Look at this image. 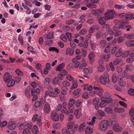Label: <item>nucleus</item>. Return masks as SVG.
Returning <instances> with one entry per match:
<instances>
[{"label":"nucleus","instance_id":"obj_6","mask_svg":"<svg viewBox=\"0 0 134 134\" xmlns=\"http://www.w3.org/2000/svg\"><path fill=\"white\" fill-rule=\"evenodd\" d=\"M16 124L14 121H11L8 123V127L10 130H13L16 127Z\"/></svg>","mask_w":134,"mask_h":134},{"label":"nucleus","instance_id":"obj_27","mask_svg":"<svg viewBox=\"0 0 134 134\" xmlns=\"http://www.w3.org/2000/svg\"><path fill=\"white\" fill-rule=\"evenodd\" d=\"M23 134H30V130L28 128H25L23 131Z\"/></svg>","mask_w":134,"mask_h":134},{"label":"nucleus","instance_id":"obj_5","mask_svg":"<svg viewBox=\"0 0 134 134\" xmlns=\"http://www.w3.org/2000/svg\"><path fill=\"white\" fill-rule=\"evenodd\" d=\"M51 118L54 121H57L59 120V117L58 115L56 112H53L51 114Z\"/></svg>","mask_w":134,"mask_h":134},{"label":"nucleus","instance_id":"obj_15","mask_svg":"<svg viewBox=\"0 0 134 134\" xmlns=\"http://www.w3.org/2000/svg\"><path fill=\"white\" fill-rule=\"evenodd\" d=\"M95 57V55L93 52H91L88 55L89 58L90 59V62L92 63L94 60V58Z\"/></svg>","mask_w":134,"mask_h":134},{"label":"nucleus","instance_id":"obj_47","mask_svg":"<svg viewBox=\"0 0 134 134\" xmlns=\"http://www.w3.org/2000/svg\"><path fill=\"white\" fill-rule=\"evenodd\" d=\"M125 7L124 5H120L117 4H115V8L116 9H120L122 8H124Z\"/></svg>","mask_w":134,"mask_h":134},{"label":"nucleus","instance_id":"obj_4","mask_svg":"<svg viewBox=\"0 0 134 134\" xmlns=\"http://www.w3.org/2000/svg\"><path fill=\"white\" fill-rule=\"evenodd\" d=\"M12 77L8 72H6L3 76V80L5 83H8L12 79Z\"/></svg>","mask_w":134,"mask_h":134},{"label":"nucleus","instance_id":"obj_10","mask_svg":"<svg viewBox=\"0 0 134 134\" xmlns=\"http://www.w3.org/2000/svg\"><path fill=\"white\" fill-rule=\"evenodd\" d=\"M65 66V64L64 63H62L60 64L57 66L56 70L59 71H61L64 68Z\"/></svg>","mask_w":134,"mask_h":134},{"label":"nucleus","instance_id":"obj_24","mask_svg":"<svg viewBox=\"0 0 134 134\" xmlns=\"http://www.w3.org/2000/svg\"><path fill=\"white\" fill-rule=\"evenodd\" d=\"M49 92V96L51 97H56L58 96L57 94L54 92L52 91H50Z\"/></svg>","mask_w":134,"mask_h":134},{"label":"nucleus","instance_id":"obj_30","mask_svg":"<svg viewBox=\"0 0 134 134\" xmlns=\"http://www.w3.org/2000/svg\"><path fill=\"white\" fill-rule=\"evenodd\" d=\"M72 87L74 88H76L78 86L77 82V81L76 80H74L72 82Z\"/></svg>","mask_w":134,"mask_h":134},{"label":"nucleus","instance_id":"obj_22","mask_svg":"<svg viewBox=\"0 0 134 134\" xmlns=\"http://www.w3.org/2000/svg\"><path fill=\"white\" fill-rule=\"evenodd\" d=\"M32 132L35 134H37L38 132V130L37 126L34 125L32 128Z\"/></svg>","mask_w":134,"mask_h":134},{"label":"nucleus","instance_id":"obj_49","mask_svg":"<svg viewBox=\"0 0 134 134\" xmlns=\"http://www.w3.org/2000/svg\"><path fill=\"white\" fill-rule=\"evenodd\" d=\"M118 82L120 86L122 87L124 85V81L122 80L121 78H120L119 80L118 81Z\"/></svg>","mask_w":134,"mask_h":134},{"label":"nucleus","instance_id":"obj_36","mask_svg":"<svg viewBox=\"0 0 134 134\" xmlns=\"http://www.w3.org/2000/svg\"><path fill=\"white\" fill-rule=\"evenodd\" d=\"M93 88L94 90L96 91H98L102 93L103 92V90L101 88L97 87H93Z\"/></svg>","mask_w":134,"mask_h":134},{"label":"nucleus","instance_id":"obj_41","mask_svg":"<svg viewBox=\"0 0 134 134\" xmlns=\"http://www.w3.org/2000/svg\"><path fill=\"white\" fill-rule=\"evenodd\" d=\"M68 72L67 71L65 70H62L60 73V74H62V75L63 76H65L68 74Z\"/></svg>","mask_w":134,"mask_h":134},{"label":"nucleus","instance_id":"obj_43","mask_svg":"<svg viewBox=\"0 0 134 134\" xmlns=\"http://www.w3.org/2000/svg\"><path fill=\"white\" fill-rule=\"evenodd\" d=\"M134 109L133 108H132L130 110V112H129V114L131 116V117H132V118H133L132 117V116H133V114H134Z\"/></svg>","mask_w":134,"mask_h":134},{"label":"nucleus","instance_id":"obj_29","mask_svg":"<svg viewBox=\"0 0 134 134\" xmlns=\"http://www.w3.org/2000/svg\"><path fill=\"white\" fill-rule=\"evenodd\" d=\"M101 57H103L104 59L106 61H108L110 58V55L109 54L107 55H103L102 54L101 55Z\"/></svg>","mask_w":134,"mask_h":134},{"label":"nucleus","instance_id":"obj_45","mask_svg":"<svg viewBox=\"0 0 134 134\" xmlns=\"http://www.w3.org/2000/svg\"><path fill=\"white\" fill-rule=\"evenodd\" d=\"M80 89H77V90H74L73 94L75 96L79 94V92H80Z\"/></svg>","mask_w":134,"mask_h":134},{"label":"nucleus","instance_id":"obj_53","mask_svg":"<svg viewBox=\"0 0 134 134\" xmlns=\"http://www.w3.org/2000/svg\"><path fill=\"white\" fill-rule=\"evenodd\" d=\"M49 50L50 51H55L57 53H58L59 52L58 49L54 47H52L51 48H49Z\"/></svg>","mask_w":134,"mask_h":134},{"label":"nucleus","instance_id":"obj_33","mask_svg":"<svg viewBox=\"0 0 134 134\" xmlns=\"http://www.w3.org/2000/svg\"><path fill=\"white\" fill-rule=\"evenodd\" d=\"M133 14L129 13L127 14V16L125 17L126 20H130L132 19V17Z\"/></svg>","mask_w":134,"mask_h":134},{"label":"nucleus","instance_id":"obj_11","mask_svg":"<svg viewBox=\"0 0 134 134\" xmlns=\"http://www.w3.org/2000/svg\"><path fill=\"white\" fill-rule=\"evenodd\" d=\"M113 129L114 130L118 132H120L122 130L121 128L118 124H116L114 125Z\"/></svg>","mask_w":134,"mask_h":134},{"label":"nucleus","instance_id":"obj_20","mask_svg":"<svg viewBox=\"0 0 134 134\" xmlns=\"http://www.w3.org/2000/svg\"><path fill=\"white\" fill-rule=\"evenodd\" d=\"M72 61L73 63H75L76 64L75 66V68H77L79 65L80 62L78 61L75 58L72 59Z\"/></svg>","mask_w":134,"mask_h":134},{"label":"nucleus","instance_id":"obj_59","mask_svg":"<svg viewBox=\"0 0 134 134\" xmlns=\"http://www.w3.org/2000/svg\"><path fill=\"white\" fill-rule=\"evenodd\" d=\"M47 44L49 46H50L53 44V41L52 40H47V41H46Z\"/></svg>","mask_w":134,"mask_h":134},{"label":"nucleus","instance_id":"obj_7","mask_svg":"<svg viewBox=\"0 0 134 134\" xmlns=\"http://www.w3.org/2000/svg\"><path fill=\"white\" fill-rule=\"evenodd\" d=\"M78 46L81 47H83V48H87L88 46V42L87 40H85L83 43H79Z\"/></svg>","mask_w":134,"mask_h":134},{"label":"nucleus","instance_id":"obj_56","mask_svg":"<svg viewBox=\"0 0 134 134\" xmlns=\"http://www.w3.org/2000/svg\"><path fill=\"white\" fill-rule=\"evenodd\" d=\"M70 126H72V128L74 131V132L76 131L77 130V128L78 127V126L77 125H75L72 124Z\"/></svg>","mask_w":134,"mask_h":134},{"label":"nucleus","instance_id":"obj_62","mask_svg":"<svg viewBox=\"0 0 134 134\" xmlns=\"http://www.w3.org/2000/svg\"><path fill=\"white\" fill-rule=\"evenodd\" d=\"M45 82H44V83L45 85H48L50 83V80L48 78H46L44 80Z\"/></svg>","mask_w":134,"mask_h":134},{"label":"nucleus","instance_id":"obj_39","mask_svg":"<svg viewBox=\"0 0 134 134\" xmlns=\"http://www.w3.org/2000/svg\"><path fill=\"white\" fill-rule=\"evenodd\" d=\"M128 92L129 94L131 95L134 96V89L132 88L129 89L128 91Z\"/></svg>","mask_w":134,"mask_h":134},{"label":"nucleus","instance_id":"obj_61","mask_svg":"<svg viewBox=\"0 0 134 134\" xmlns=\"http://www.w3.org/2000/svg\"><path fill=\"white\" fill-rule=\"evenodd\" d=\"M119 103L121 105L123 106L124 107L126 108L127 107V104L125 103L122 101H120Z\"/></svg>","mask_w":134,"mask_h":134},{"label":"nucleus","instance_id":"obj_34","mask_svg":"<svg viewBox=\"0 0 134 134\" xmlns=\"http://www.w3.org/2000/svg\"><path fill=\"white\" fill-rule=\"evenodd\" d=\"M15 72L18 75L20 76H22L23 74V72L22 71H21L19 69H17L15 70Z\"/></svg>","mask_w":134,"mask_h":134},{"label":"nucleus","instance_id":"obj_64","mask_svg":"<svg viewBox=\"0 0 134 134\" xmlns=\"http://www.w3.org/2000/svg\"><path fill=\"white\" fill-rule=\"evenodd\" d=\"M53 127L55 128L58 129L60 127V124L59 123H55L53 125Z\"/></svg>","mask_w":134,"mask_h":134},{"label":"nucleus","instance_id":"obj_21","mask_svg":"<svg viewBox=\"0 0 134 134\" xmlns=\"http://www.w3.org/2000/svg\"><path fill=\"white\" fill-rule=\"evenodd\" d=\"M86 124L85 123H83L79 126V131L82 132L84 130V127L86 126Z\"/></svg>","mask_w":134,"mask_h":134},{"label":"nucleus","instance_id":"obj_51","mask_svg":"<svg viewBox=\"0 0 134 134\" xmlns=\"http://www.w3.org/2000/svg\"><path fill=\"white\" fill-rule=\"evenodd\" d=\"M68 108L70 110V112L71 113H72L73 112V111H72V110H73V105H71V104H68Z\"/></svg>","mask_w":134,"mask_h":134},{"label":"nucleus","instance_id":"obj_2","mask_svg":"<svg viewBox=\"0 0 134 134\" xmlns=\"http://www.w3.org/2000/svg\"><path fill=\"white\" fill-rule=\"evenodd\" d=\"M116 13L112 10H108L105 14V16L108 19H110L115 17Z\"/></svg>","mask_w":134,"mask_h":134},{"label":"nucleus","instance_id":"obj_50","mask_svg":"<svg viewBox=\"0 0 134 134\" xmlns=\"http://www.w3.org/2000/svg\"><path fill=\"white\" fill-rule=\"evenodd\" d=\"M65 35L67 37L69 41H71V36L70 33L67 32L66 33Z\"/></svg>","mask_w":134,"mask_h":134},{"label":"nucleus","instance_id":"obj_58","mask_svg":"<svg viewBox=\"0 0 134 134\" xmlns=\"http://www.w3.org/2000/svg\"><path fill=\"white\" fill-rule=\"evenodd\" d=\"M86 31L87 30L86 29H83L80 31V33L81 35H85L86 33Z\"/></svg>","mask_w":134,"mask_h":134},{"label":"nucleus","instance_id":"obj_32","mask_svg":"<svg viewBox=\"0 0 134 134\" xmlns=\"http://www.w3.org/2000/svg\"><path fill=\"white\" fill-rule=\"evenodd\" d=\"M112 80L113 82L115 83L117 81V77L115 74H113L112 77Z\"/></svg>","mask_w":134,"mask_h":134},{"label":"nucleus","instance_id":"obj_55","mask_svg":"<svg viewBox=\"0 0 134 134\" xmlns=\"http://www.w3.org/2000/svg\"><path fill=\"white\" fill-rule=\"evenodd\" d=\"M7 122L6 121H3L1 122V124H0V126L1 127H5L7 124Z\"/></svg>","mask_w":134,"mask_h":134},{"label":"nucleus","instance_id":"obj_54","mask_svg":"<svg viewBox=\"0 0 134 134\" xmlns=\"http://www.w3.org/2000/svg\"><path fill=\"white\" fill-rule=\"evenodd\" d=\"M82 103L80 99L77 100L76 102L75 105L76 107H79L81 104Z\"/></svg>","mask_w":134,"mask_h":134},{"label":"nucleus","instance_id":"obj_63","mask_svg":"<svg viewBox=\"0 0 134 134\" xmlns=\"http://www.w3.org/2000/svg\"><path fill=\"white\" fill-rule=\"evenodd\" d=\"M104 69V67L103 66V65H100L99 67L98 70L100 71H103V70Z\"/></svg>","mask_w":134,"mask_h":134},{"label":"nucleus","instance_id":"obj_28","mask_svg":"<svg viewBox=\"0 0 134 134\" xmlns=\"http://www.w3.org/2000/svg\"><path fill=\"white\" fill-rule=\"evenodd\" d=\"M59 82V80L58 78L57 77H55L53 80L52 83L53 84H54L57 83Z\"/></svg>","mask_w":134,"mask_h":134},{"label":"nucleus","instance_id":"obj_3","mask_svg":"<svg viewBox=\"0 0 134 134\" xmlns=\"http://www.w3.org/2000/svg\"><path fill=\"white\" fill-rule=\"evenodd\" d=\"M99 79L100 82L104 85H105L106 83H108L109 81L108 74H107L106 76H100Z\"/></svg>","mask_w":134,"mask_h":134},{"label":"nucleus","instance_id":"obj_40","mask_svg":"<svg viewBox=\"0 0 134 134\" xmlns=\"http://www.w3.org/2000/svg\"><path fill=\"white\" fill-rule=\"evenodd\" d=\"M60 38L64 41L66 42L67 41L66 37L64 34H62Z\"/></svg>","mask_w":134,"mask_h":134},{"label":"nucleus","instance_id":"obj_19","mask_svg":"<svg viewBox=\"0 0 134 134\" xmlns=\"http://www.w3.org/2000/svg\"><path fill=\"white\" fill-rule=\"evenodd\" d=\"M124 54V53L121 50V49H119L116 52L115 56L116 57H120Z\"/></svg>","mask_w":134,"mask_h":134},{"label":"nucleus","instance_id":"obj_57","mask_svg":"<svg viewBox=\"0 0 134 134\" xmlns=\"http://www.w3.org/2000/svg\"><path fill=\"white\" fill-rule=\"evenodd\" d=\"M66 77L67 79L70 81H71L73 80V78L70 74L68 75Z\"/></svg>","mask_w":134,"mask_h":134},{"label":"nucleus","instance_id":"obj_52","mask_svg":"<svg viewBox=\"0 0 134 134\" xmlns=\"http://www.w3.org/2000/svg\"><path fill=\"white\" fill-rule=\"evenodd\" d=\"M109 47V46L108 45L105 48L104 51V52L106 53H108L110 52Z\"/></svg>","mask_w":134,"mask_h":134},{"label":"nucleus","instance_id":"obj_26","mask_svg":"<svg viewBox=\"0 0 134 134\" xmlns=\"http://www.w3.org/2000/svg\"><path fill=\"white\" fill-rule=\"evenodd\" d=\"M92 129H90L88 127H87L85 130V133L87 134H91L93 132Z\"/></svg>","mask_w":134,"mask_h":134},{"label":"nucleus","instance_id":"obj_31","mask_svg":"<svg viewBox=\"0 0 134 134\" xmlns=\"http://www.w3.org/2000/svg\"><path fill=\"white\" fill-rule=\"evenodd\" d=\"M53 34L52 33H50L49 34H45L44 35V36L46 37V38H47L52 39L53 38Z\"/></svg>","mask_w":134,"mask_h":134},{"label":"nucleus","instance_id":"obj_18","mask_svg":"<svg viewBox=\"0 0 134 134\" xmlns=\"http://www.w3.org/2000/svg\"><path fill=\"white\" fill-rule=\"evenodd\" d=\"M7 85V87H10L13 86L15 83V81L14 80H12L9 81Z\"/></svg>","mask_w":134,"mask_h":134},{"label":"nucleus","instance_id":"obj_23","mask_svg":"<svg viewBox=\"0 0 134 134\" xmlns=\"http://www.w3.org/2000/svg\"><path fill=\"white\" fill-rule=\"evenodd\" d=\"M114 111L118 113H122L124 111V109L121 108H115L114 109Z\"/></svg>","mask_w":134,"mask_h":134},{"label":"nucleus","instance_id":"obj_17","mask_svg":"<svg viewBox=\"0 0 134 134\" xmlns=\"http://www.w3.org/2000/svg\"><path fill=\"white\" fill-rule=\"evenodd\" d=\"M127 45L129 46H134V40H130L128 41L126 43Z\"/></svg>","mask_w":134,"mask_h":134},{"label":"nucleus","instance_id":"obj_14","mask_svg":"<svg viewBox=\"0 0 134 134\" xmlns=\"http://www.w3.org/2000/svg\"><path fill=\"white\" fill-rule=\"evenodd\" d=\"M30 88L29 86H27L25 90V94L26 97L28 98H30L31 96L30 95L29 93L30 91Z\"/></svg>","mask_w":134,"mask_h":134},{"label":"nucleus","instance_id":"obj_16","mask_svg":"<svg viewBox=\"0 0 134 134\" xmlns=\"http://www.w3.org/2000/svg\"><path fill=\"white\" fill-rule=\"evenodd\" d=\"M72 126H70L67 128V134H73L74 133V131Z\"/></svg>","mask_w":134,"mask_h":134},{"label":"nucleus","instance_id":"obj_44","mask_svg":"<svg viewBox=\"0 0 134 134\" xmlns=\"http://www.w3.org/2000/svg\"><path fill=\"white\" fill-rule=\"evenodd\" d=\"M85 17L86 15H83L81 16L80 18V19H81V20L80 21V22L81 23H83V22H84L85 20V19H84V18Z\"/></svg>","mask_w":134,"mask_h":134},{"label":"nucleus","instance_id":"obj_8","mask_svg":"<svg viewBox=\"0 0 134 134\" xmlns=\"http://www.w3.org/2000/svg\"><path fill=\"white\" fill-rule=\"evenodd\" d=\"M50 109L49 104L48 103L46 104L43 108L44 112L46 113H49L50 111Z\"/></svg>","mask_w":134,"mask_h":134},{"label":"nucleus","instance_id":"obj_13","mask_svg":"<svg viewBox=\"0 0 134 134\" xmlns=\"http://www.w3.org/2000/svg\"><path fill=\"white\" fill-rule=\"evenodd\" d=\"M99 23L102 25H103L106 22V19L105 17H101L98 20Z\"/></svg>","mask_w":134,"mask_h":134},{"label":"nucleus","instance_id":"obj_37","mask_svg":"<svg viewBox=\"0 0 134 134\" xmlns=\"http://www.w3.org/2000/svg\"><path fill=\"white\" fill-rule=\"evenodd\" d=\"M107 104V103L104 100H102L101 102L100 103V106L101 108H103L105 107Z\"/></svg>","mask_w":134,"mask_h":134},{"label":"nucleus","instance_id":"obj_60","mask_svg":"<svg viewBox=\"0 0 134 134\" xmlns=\"http://www.w3.org/2000/svg\"><path fill=\"white\" fill-rule=\"evenodd\" d=\"M29 105L28 104H26L25 106L24 107V110L25 112H27L28 110Z\"/></svg>","mask_w":134,"mask_h":134},{"label":"nucleus","instance_id":"obj_12","mask_svg":"<svg viewBox=\"0 0 134 134\" xmlns=\"http://www.w3.org/2000/svg\"><path fill=\"white\" fill-rule=\"evenodd\" d=\"M101 99L102 100H104L106 103H110L112 102V99L110 97H102L101 98Z\"/></svg>","mask_w":134,"mask_h":134},{"label":"nucleus","instance_id":"obj_25","mask_svg":"<svg viewBox=\"0 0 134 134\" xmlns=\"http://www.w3.org/2000/svg\"><path fill=\"white\" fill-rule=\"evenodd\" d=\"M105 110L106 112L108 114L111 113L113 111L112 108L110 107H106L105 108Z\"/></svg>","mask_w":134,"mask_h":134},{"label":"nucleus","instance_id":"obj_9","mask_svg":"<svg viewBox=\"0 0 134 134\" xmlns=\"http://www.w3.org/2000/svg\"><path fill=\"white\" fill-rule=\"evenodd\" d=\"M103 11L101 9H97L92 11V13L94 15H98L99 14L102 13Z\"/></svg>","mask_w":134,"mask_h":134},{"label":"nucleus","instance_id":"obj_38","mask_svg":"<svg viewBox=\"0 0 134 134\" xmlns=\"http://www.w3.org/2000/svg\"><path fill=\"white\" fill-rule=\"evenodd\" d=\"M63 84L65 87H68L69 86L70 84L69 82L67 81H65L63 82Z\"/></svg>","mask_w":134,"mask_h":134},{"label":"nucleus","instance_id":"obj_42","mask_svg":"<svg viewBox=\"0 0 134 134\" xmlns=\"http://www.w3.org/2000/svg\"><path fill=\"white\" fill-rule=\"evenodd\" d=\"M18 40L20 42L21 45L23 44V38L22 37L19 35L18 38Z\"/></svg>","mask_w":134,"mask_h":134},{"label":"nucleus","instance_id":"obj_1","mask_svg":"<svg viewBox=\"0 0 134 134\" xmlns=\"http://www.w3.org/2000/svg\"><path fill=\"white\" fill-rule=\"evenodd\" d=\"M109 122L107 120H103L99 124V129L103 131L106 130L109 126Z\"/></svg>","mask_w":134,"mask_h":134},{"label":"nucleus","instance_id":"obj_48","mask_svg":"<svg viewBox=\"0 0 134 134\" xmlns=\"http://www.w3.org/2000/svg\"><path fill=\"white\" fill-rule=\"evenodd\" d=\"M93 102L94 104H98L99 102V99L94 98L93 99Z\"/></svg>","mask_w":134,"mask_h":134},{"label":"nucleus","instance_id":"obj_46","mask_svg":"<svg viewBox=\"0 0 134 134\" xmlns=\"http://www.w3.org/2000/svg\"><path fill=\"white\" fill-rule=\"evenodd\" d=\"M76 101L75 99L73 98L70 99L69 100V104H71V105H73L75 103Z\"/></svg>","mask_w":134,"mask_h":134},{"label":"nucleus","instance_id":"obj_35","mask_svg":"<svg viewBox=\"0 0 134 134\" xmlns=\"http://www.w3.org/2000/svg\"><path fill=\"white\" fill-rule=\"evenodd\" d=\"M125 37L129 39H132L134 38V34H126Z\"/></svg>","mask_w":134,"mask_h":134}]
</instances>
